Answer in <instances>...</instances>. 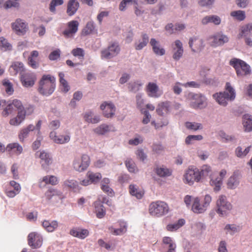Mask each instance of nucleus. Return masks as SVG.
I'll list each match as a JSON object with an SVG mask.
<instances>
[{
	"instance_id": "1",
	"label": "nucleus",
	"mask_w": 252,
	"mask_h": 252,
	"mask_svg": "<svg viewBox=\"0 0 252 252\" xmlns=\"http://www.w3.org/2000/svg\"><path fill=\"white\" fill-rule=\"evenodd\" d=\"M226 91L214 94L213 98L221 106H226L228 101H233L236 97L235 90L229 82L225 85Z\"/></svg>"
},
{
	"instance_id": "2",
	"label": "nucleus",
	"mask_w": 252,
	"mask_h": 252,
	"mask_svg": "<svg viewBox=\"0 0 252 252\" xmlns=\"http://www.w3.org/2000/svg\"><path fill=\"white\" fill-rule=\"evenodd\" d=\"M56 79L50 75H44L39 82V92L44 95L48 96L54 91L56 87Z\"/></svg>"
},
{
	"instance_id": "3",
	"label": "nucleus",
	"mask_w": 252,
	"mask_h": 252,
	"mask_svg": "<svg viewBox=\"0 0 252 252\" xmlns=\"http://www.w3.org/2000/svg\"><path fill=\"white\" fill-rule=\"evenodd\" d=\"M229 64L235 68L237 75L239 77H243L251 73L250 66L239 59H232L229 62Z\"/></svg>"
},
{
	"instance_id": "4",
	"label": "nucleus",
	"mask_w": 252,
	"mask_h": 252,
	"mask_svg": "<svg viewBox=\"0 0 252 252\" xmlns=\"http://www.w3.org/2000/svg\"><path fill=\"white\" fill-rule=\"evenodd\" d=\"M169 211L167 204L163 201H157L149 205V212L153 216L159 217L166 214Z\"/></svg>"
},
{
	"instance_id": "5",
	"label": "nucleus",
	"mask_w": 252,
	"mask_h": 252,
	"mask_svg": "<svg viewBox=\"0 0 252 252\" xmlns=\"http://www.w3.org/2000/svg\"><path fill=\"white\" fill-rule=\"evenodd\" d=\"M188 98L190 106L194 109H203L207 105V99L201 94L189 93Z\"/></svg>"
},
{
	"instance_id": "6",
	"label": "nucleus",
	"mask_w": 252,
	"mask_h": 252,
	"mask_svg": "<svg viewBox=\"0 0 252 252\" xmlns=\"http://www.w3.org/2000/svg\"><path fill=\"white\" fill-rule=\"evenodd\" d=\"M216 205V212L220 217L227 216L232 208V205L227 201L224 195H220L219 196Z\"/></svg>"
},
{
	"instance_id": "7",
	"label": "nucleus",
	"mask_w": 252,
	"mask_h": 252,
	"mask_svg": "<svg viewBox=\"0 0 252 252\" xmlns=\"http://www.w3.org/2000/svg\"><path fill=\"white\" fill-rule=\"evenodd\" d=\"M90 163V159L88 155L83 154L81 156L75 157L72 162L73 169L77 172L85 171Z\"/></svg>"
},
{
	"instance_id": "8",
	"label": "nucleus",
	"mask_w": 252,
	"mask_h": 252,
	"mask_svg": "<svg viewBox=\"0 0 252 252\" xmlns=\"http://www.w3.org/2000/svg\"><path fill=\"white\" fill-rule=\"evenodd\" d=\"M11 29L17 35H23L29 30L28 24L24 20L18 18L11 23Z\"/></svg>"
},
{
	"instance_id": "9",
	"label": "nucleus",
	"mask_w": 252,
	"mask_h": 252,
	"mask_svg": "<svg viewBox=\"0 0 252 252\" xmlns=\"http://www.w3.org/2000/svg\"><path fill=\"white\" fill-rule=\"evenodd\" d=\"M120 52V47L117 43H113L101 52L103 59H110L117 56Z\"/></svg>"
},
{
	"instance_id": "10",
	"label": "nucleus",
	"mask_w": 252,
	"mask_h": 252,
	"mask_svg": "<svg viewBox=\"0 0 252 252\" xmlns=\"http://www.w3.org/2000/svg\"><path fill=\"white\" fill-rule=\"evenodd\" d=\"M201 180L199 169L195 168H189L184 176V182L190 185L194 182H199Z\"/></svg>"
},
{
	"instance_id": "11",
	"label": "nucleus",
	"mask_w": 252,
	"mask_h": 252,
	"mask_svg": "<svg viewBox=\"0 0 252 252\" xmlns=\"http://www.w3.org/2000/svg\"><path fill=\"white\" fill-rule=\"evenodd\" d=\"M35 157L40 159L41 166L44 170H47L52 162V158L50 154L44 150L36 152Z\"/></svg>"
},
{
	"instance_id": "12",
	"label": "nucleus",
	"mask_w": 252,
	"mask_h": 252,
	"mask_svg": "<svg viewBox=\"0 0 252 252\" xmlns=\"http://www.w3.org/2000/svg\"><path fill=\"white\" fill-rule=\"evenodd\" d=\"M28 244L32 249L40 248L43 242V238L41 234L37 232L30 233L28 237Z\"/></svg>"
},
{
	"instance_id": "13",
	"label": "nucleus",
	"mask_w": 252,
	"mask_h": 252,
	"mask_svg": "<svg viewBox=\"0 0 252 252\" xmlns=\"http://www.w3.org/2000/svg\"><path fill=\"white\" fill-rule=\"evenodd\" d=\"M21 190V187L15 181H10L5 189V193L9 198H13L18 194Z\"/></svg>"
},
{
	"instance_id": "14",
	"label": "nucleus",
	"mask_w": 252,
	"mask_h": 252,
	"mask_svg": "<svg viewBox=\"0 0 252 252\" xmlns=\"http://www.w3.org/2000/svg\"><path fill=\"white\" fill-rule=\"evenodd\" d=\"M189 46L194 53H198L204 48L205 44L203 39L198 36H193L189 38Z\"/></svg>"
},
{
	"instance_id": "15",
	"label": "nucleus",
	"mask_w": 252,
	"mask_h": 252,
	"mask_svg": "<svg viewBox=\"0 0 252 252\" xmlns=\"http://www.w3.org/2000/svg\"><path fill=\"white\" fill-rule=\"evenodd\" d=\"M210 39L212 40L211 45L214 47L222 46L229 41L228 37L221 32L216 33Z\"/></svg>"
},
{
	"instance_id": "16",
	"label": "nucleus",
	"mask_w": 252,
	"mask_h": 252,
	"mask_svg": "<svg viewBox=\"0 0 252 252\" xmlns=\"http://www.w3.org/2000/svg\"><path fill=\"white\" fill-rule=\"evenodd\" d=\"M100 108L102 111L103 116L106 118H112L115 115L116 107L112 102H103L100 105Z\"/></svg>"
},
{
	"instance_id": "17",
	"label": "nucleus",
	"mask_w": 252,
	"mask_h": 252,
	"mask_svg": "<svg viewBox=\"0 0 252 252\" xmlns=\"http://www.w3.org/2000/svg\"><path fill=\"white\" fill-rule=\"evenodd\" d=\"M172 48L173 59L176 61H179L182 57L184 53L182 42L180 40H176L172 44Z\"/></svg>"
},
{
	"instance_id": "18",
	"label": "nucleus",
	"mask_w": 252,
	"mask_h": 252,
	"mask_svg": "<svg viewBox=\"0 0 252 252\" xmlns=\"http://www.w3.org/2000/svg\"><path fill=\"white\" fill-rule=\"evenodd\" d=\"M146 92L149 96L154 98L159 97L163 94L157 84L154 82H149L146 86Z\"/></svg>"
},
{
	"instance_id": "19",
	"label": "nucleus",
	"mask_w": 252,
	"mask_h": 252,
	"mask_svg": "<svg viewBox=\"0 0 252 252\" xmlns=\"http://www.w3.org/2000/svg\"><path fill=\"white\" fill-rule=\"evenodd\" d=\"M36 80V77L34 73L27 72L22 74L21 76V81L23 86L30 87L32 86Z\"/></svg>"
},
{
	"instance_id": "20",
	"label": "nucleus",
	"mask_w": 252,
	"mask_h": 252,
	"mask_svg": "<svg viewBox=\"0 0 252 252\" xmlns=\"http://www.w3.org/2000/svg\"><path fill=\"white\" fill-rule=\"evenodd\" d=\"M50 137L56 143L64 144L69 142L70 140V135L67 133L64 135H57L55 131H51L50 133Z\"/></svg>"
},
{
	"instance_id": "21",
	"label": "nucleus",
	"mask_w": 252,
	"mask_h": 252,
	"mask_svg": "<svg viewBox=\"0 0 252 252\" xmlns=\"http://www.w3.org/2000/svg\"><path fill=\"white\" fill-rule=\"evenodd\" d=\"M119 228H115L112 226L108 227V230L110 233L114 235H122L127 231V224L124 220H120L118 221Z\"/></svg>"
},
{
	"instance_id": "22",
	"label": "nucleus",
	"mask_w": 252,
	"mask_h": 252,
	"mask_svg": "<svg viewBox=\"0 0 252 252\" xmlns=\"http://www.w3.org/2000/svg\"><path fill=\"white\" fill-rule=\"evenodd\" d=\"M116 129L113 125L102 124L93 129V131L97 135H103L109 132H114Z\"/></svg>"
},
{
	"instance_id": "23",
	"label": "nucleus",
	"mask_w": 252,
	"mask_h": 252,
	"mask_svg": "<svg viewBox=\"0 0 252 252\" xmlns=\"http://www.w3.org/2000/svg\"><path fill=\"white\" fill-rule=\"evenodd\" d=\"M68 28L64 30L63 33L66 37H70L78 31L79 23L77 21L73 20L68 23Z\"/></svg>"
},
{
	"instance_id": "24",
	"label": "nucleus",
	"mask_w": 252,
	"mask_h": 252,
	"mask_svg": "<svg viewBox=\"0 0 252 252\" xmlns=\"http://www.w3.org/2000/svg\"><path fill=\"white\" fill-rule=\"evenodd\" d=\"M150 44L152 47L154 53L158 56H163L165 54L164 49L161 46L160 42L155 38H151Z\"/></svg>"
},
{
	"instance_id": "25",
	"label": "nucleus",
	"mask_w": 252,
	"mask_h": 252,
	"mask_svg": "<svg viewBox=\"0 0 252 252\" xmlns=\"http://www.w3.org/2000/svg\"><path fill=\"white\" fill-rule=\"evenodd\" d=\"M70 234L73 237H77L81 239H84L89 234V231L88 229L81 228H72L70 230Z\"/></svg>"
},
{
	"instance_id": "26",
	"label": "nucleus",
	"mask_w": 252,
	"mask_h": 252,
	"mask_svg": "<svg viewBox=\"0 0 252 252\" xmlns=\"http://www.w3.org/2000/svg\"><path fill=\"white\" fill-rule=\"evenodd\" d=\"M239 174L238 172H234L227 180V186L229 189H236L239 185Z\"/></svg>"
},
{
	"instance_id": "27",
	"label": "nucleus",
	"mask_w": 252,
	"mask_h": 252,
	"mask_svg": "<svg viewBox=\"0 0 252 252\" xmlns=\"http://www.w3.org/2000/svg\"><path fill=\"white\" fill-rule=\"evenodd\" d=\"M129 192L131 195L138 199H141L144 194V191L136 185L131 184L129 186Z\"/></svg>"
},
{
	"instance_id": "28",
	"label": "nucleus",
	"mask_w": 252,
	"mask_h": 252,
	"mask_svg": "<svg viewBox=\"0 0 252 252\" xmlns=\"http://www.w3.org/2000/svg\"><path fill=\"white\" fill-rule=\"evenodd\" d=\"M11 73L13 75H16L18 73L21 75L24 73L25 68L24 64L20 62H15L12 63L10 67Z\"/></svg>"
},
{
	"instance_id": "29",
	"label": "nucleus",
	"mask_w": 252,
	"mask_h": 252,
	"mask_svg": "<svg viewBox=\"0 0 252 252\" xmlns=\"http://www.w3.org/2000/svg\"><path fill=\"white\" fill-rule=\"evenodd\" d=\"M162 243L163 247L167 249L166 252H176V245L171 237H164Z\"/></svg>"
},
{
	"instance_id": "30",
	"label": "nucleus",
	"mask_w": 252,
	"mask_h": 252,
	"mask_svg": "<svg viewBox=\"0 0 252 252\" xmlns=\"http://www.w3.org/2000/svg\"><path fill=\"white\" fill-rule=\"evenodd\" d=\"M221 23L220 18L217 15L206 16L202 18L201 23L203 25H206L209 23H213L215 25H219Z\"/></svg>"
},
{
	"instance_id": "31",
	"label": "nucleus",
	"mask_w": 252,
	"mask_h": 252,
	"mask_svg": "<svg viewBox=\"0 0 252 252\" xmlns=\"http://www.w3.org/2000/svg\"><path fill=\"white\" fill-rule=\"evenodd\" d=\"M4 106H6L2 112V115L5 117L8 116L9 114L14 113L17 110L13 105H12L9 101H8L6 104L5 100H0V107H3Z\"/></svg>"
},
{
	"instance_id": "32",
	"label": "nucleus",
	"mask_w": 252,
	"mask_h": 252,
	"mask_svg": "<svg viewBox=\"0 0 252 252\" xmlns=\"http://www.w3.org/2000/svg\"><path fill=\"white\" fill-rule=\"evenodd\" d=\"M43 228L48 232H52L57 229L59 226L58 222L57 220H44L42 222Z\"/></svg>"
},
{
	"instance_id": "33",
	"label": "nucleus",
	"mask_w": 252,
	"mask_h": 252,
	"mask_svg": "<svg viewBox=\"0 0 252 252\" xmlns=\"http://www.w3.org/2000/svg\"><path fill=\"white\" fill-rule=\"evenodd\" d=\"M191 208V210L196 214L203 213L206 211L203 205L200 204V199L197 197L193 198Z\"/></svg>"
},
{
	"instance_id": "34",
	"label": "nucleus",
	"mask_w": 252,
	"mask_h": 252,
	"mask_svg": "<svg viewBox=\"0 0 252 252\" xmlns=\"http://www.w3.org/2000/svg\"><path fill=\"white\" fill-rule=\"evenodd\" d=\"M242 124L246 132L252 131V116L246 114L243 116Z\"/></svg>"
},
{
	"instance_id": "35",
	"label": "nucleus",
	"mask_w": 252,
	"mask_h": 252,
	"mask_svg": "<svg viewBox=\"0 0 252 252\" xmlns=\"http://www.w3.org/2000/svg\"><path fill=\"white\" fill-rule=\"evenodd\" d=\"M79 7V2L76 0H69L68 2L66 13L71 16L75 14Z\"/></svg>"
},
{
	"instance_id": "36",
	"label": "nucleus",
	"mask_w": 252,
	"mask_h": 252,
	"mask_svg": "<svg viewBox=\"0 0 252 252\" xmlns=\"http://www.w3.org/2000/svg\"><path fill=\"white\" fill-rule=\"evenodd\" d=\"M25 116L26 112L24 111H20V112H18L16 117L10 120V125L14 126H18L20 125L25 120Z\"/></svg>"
},
{
	"instance_id": "37",
	"label": "nucleus",
	"mask_w": 252,
	"mask_h": 252,
	"mask_svg": "<svg viewBox=\"0 0 252 252\" xmlns=\"http://www.w3.org/2000/svg\"><path fill=\"white\" fill-rule=\"evenodd\" d=\"M110 180L108 178H104L101 182V189L109 196H113L114 192L113 189L110 187Z\"/></svg>"
},
{
	"instance_id": "38",
	"label": "nucleus",
	"mask_w": 252,
	"mask_h": 252,
	"mask_svg": "<svg viewBox=\"0 0 252 252\" xmlns=\"http://www.w3.org/2000/svg\"><path fill=\"white\" fill-rule=\"evenodd\" d=\"M142 39H139L134 43V47L136 50H141L148 44L149 37L146 33H143L141 35Z\"/></svg>"
},
{
	"instance_id": "39",
	"label": "nucleus",
	"mask_w": 252,
	"mask_h": 252,
	"mask_svg": "<svg viewBox=\"0 0 252 252\" xmlns=\"http://www.w3.org/2000/svg\"><path fill=\"white\" fill-rule=\"evenodd\" d=\"M170 107V103L169 101L162 102L158 104L156 111L159 115L162 116L169 111Z\"/></svg>"
},
{
	"instance_id": "40",
	"label": "nucleus",
	"mask_w": 252,
	"mask_h": 252,
	"mask_svg": "<svg viewBox=\"0 0 252 252\" xmlns=\"http://www.w3.org/2000/svg\"><path fill=\"white\" fill-rule=\"evenodd\" d=\"M241 229V226L235 224H227L224 228L226 234H229L231 236L236 233H238Z\"/></svg>"
},
{
	"instance_id": "41",
	"label": "nucleus",
	"mask_w": 252,
	"mask_h": 252,
	"mask_svg": "<svg viewBox=\"0 0 252 252\" xmlns=\"http://www.w3.org/2000/svg\"><path fill=\"white\" fill-rule=\"evenodd\" d=\"M63 186L74 191H78L81 189L79 183L73 179H68L65 180L63 183Z\"/></svg>"
},
{
	"instance_id": "42",
	"label": "nucleus",
	"mask_w": 252,
	"mask_h": 252,
	"mask_svg": "<svg viewBox=\"0 0 252 252\" xmlns=\"http://www.w3.org/2000/svg\"><path fill=\"white\" fill-rule=\"evenodd\" d=\"M155 171L157 175L160 177H167L171 175L172 171L165 166H161L156 167Z\"/></svg>"
},
{
	"instance_id": "43",
	"label": "nucleus",
	"mask_w": 252,
	"mask_h": 252,
	"mask_svg": "<svg viewBox=\"0 0 252 252\" xmlns=\"http://www.w3.org/2000/svg\"><path fill=\"white\" fill-rule=\"evenodd\" d=\"M6 150L9 152L14 153L17 155H20L23 151L22 146L18 143L9 144L6 147Z\"/></svg>"
},
{
	"instance_id": "44",
	"label": "nucleus",
	"mask_w": 252,
	"mask_h": 252,
	"mask_svg": "<svg viewBox=\"0 0 252 252\" xmlns=\"http://www.w3.org/2000/svg\"><path fill=\"white\" fill-rule=\"evenodd\" d=\"M64 74L63 72L59 73V82L62 92L66 93L70 90V86L67 81L64 79Z\"/></svg>"
},
{
	"instance_id": "45",
	"label": "nucleus",
	"mask_w": 252,
	"mask_h": 252,
	"mask_svg": "<svg viewBox=\"0 0 252 252\" xmlns=\"http://www.w3.org/2000/svg\"><path fill=\"white\" fill-rule=\"evenodd\" d=\"M94 206L96 217L99 219L103 218L106 214V211L102 203L99 201H96Z\"/></svg>"
},
{
	"instance_id": "46",
	"label": "nucleus",
	"mask_w": 252,
	"mask_h": 252,
	"mask_svg": "<svg viewBox=\"0 0 252 252\" xmlns=\"http://www.w3.org/2000/svg\"><path fill=\"white\" fill-rule=\"evenodd\" d=\"M35 127L33 125H29L27 127L22 129L19 134V138L21 142H23L26 138H27L30 131L34 130Z\"/></svg>"
},
{
	"instance_id": "47",
	"label": "nucleus",
	"mask_w": 252,
	"mask_h": 252,
	"mask_svg": "<svg viewBox=\"0 0 252 252\" xmlns=\"http://www.w3.org/2000/svg\"><path fill=\"white\" fill-rule=\"evenodd\" d=\"M86 177L88 178L91 184H96L98 183L102 178L101 174L98 172H93L92 171H88Z\"/></svg>"
},
{
	"instance_id": "48",
	"label": "nucleus",
	"mask_w": 252,
	"mask_h": 252,
	"mask_svg": "<svg viewBox=\"0 0 252 252\" xmlns=\"http://www.w3.org/2000/svg\"><path fill=\"white\" fill-rule=\"evenodd\" d=\"M96 32V30L94 22L93 21H90L87 23L86 27L82 31V33L84 35H86Z\"/></svg>"
},
{
	"instance_id": "49",
	"label": "nucleus",
	"mask_w": 252,
	"mask_h": 252,
	"mask_svg": "<svg viewBox=\"0 0 252 252\" xmlns=\"http://www.w3.org/2000/svg\"><path fill=\"white\" fill-rule=\"evenodd\" d=\"M0 49L4 52L11 51L12 46L7 39L4 37H0Z\"/></svg>"
},
{
	"instance_id": "50",
	"label": "nucleus",
	"mask_w": 252,
	"mask_h": 252,
	"mask_svg": "<svg viewBox=\"0 0 252 252\" xmlns=\"http://www.w3.org/2000/svg\"><path fill=\"white\" fill-rule=\"evenodd\" d=\"M185 223L184 219H180L177 222L170 223L166 226V229L169 231H174L182 227Z\"/></svg>"
},
{
	"instance_id": "51",
	"label": "nucleus",
	"mask_w": 252,
	"mask_h": 252,
	"mask_svg": "<svg viewBox=\"0 0 252 252\" xmlns=\"http://www.w3.org/2000/svg\"><path fill=\"white\" fill-rule=\"evenodd\" d=\"M210 183L211 186L213 187L214 191L218 192L221 189L222 184V178L217 177L215 179H212Z\"/></svg>"
},
{
	"instance_id": "52",
	"label": "nucleus",
	"mask_w": 252,
	"mask_h": 252,
	"mask_svg": "<svg viewBox=\"0 0 252 252\" xmlns=\"http://www.w3.org/2000/svg\"><path fill=\"white\" fill-rule=\"evenodd\" d=\"M230 14L231 17L239 21L244 20L246 17L245 11L241 10L233 11Z\"/></svg>"
},
{
	"instance_id": "53",
	"label": "nucleus",
	"mask_w": 252,
	"mask_h": 252,
	"mask_svg": "<svg viewBox=\"0 0 252 252\" xmlns=\"http://www.w3.org/2000/svg\"><path fill=\"white\" fill-rule=\"evenodd\" d=\"M82 96H83V94L81 92H80V91L75 92L73 94V98L70 101L69 105L73 108H75L76 106V101L80 100L82 99Z\"/></svg>"
},
{
	"instance_id": "54",
	"label": "nucleus",
	"mask_w": 252,
	"mask_h": 252,
	"mask_svg": "<svg viewBox=\"0 0 252 252\" xmlns=\"http://www.w3.org/2000/svg\"><path fill=\"white\" fill-rule=\"evenodd\" d=\"M203 139V136L201 135H189L185 140L186 144L187 145H191L194 144L196 141H200Z\"/></svg>"
},
{
	"instance_id": "55",
	"label": "nucleus",
	"mask_w": 252,
	"mask_h": 252,
	"mask_svg": "<svg viewBox=\"0 0 252 252\" xmlns=\"http://www.w3.org/2000/svg\"><path fill=\"white\" fill-rule=\"evenodd\" d=\"M142 85L139 81L131 82L128 83V89L129 91L136 93L140 89Z\"/></svg>"
},
{
	"instance_id": "56",
	"label": "nucleus",
	"mask_w": 252,
	"mask_h": 252,
	"mask_svg": "<svg viewBox=\"0 0 252 252\" xmlns=\"http://www.w3.org/2000/svg\"><path fill=\"white\" fill-rule=\"evenodd\" d=\"M125 164L128 170L131 173L137 172L138 169L135 163L131 159H127L125 161Z\"/></svg>"
},
{
	"instance_id": "57",
	"label": "nucleus",
	"mask_w": 252,
	"mask_h": 252,
	"mask_svg": "<svg viewBox=\"0 0 252 252\" xmlns=\"http://www.w3.org/2000/svg\"><path fill=\"white\" fill-rule=\"evenodd\" d=\"M2 85L5 88V90L6 93L8 94L11 95L13 94V93L14 92L13 86L8 80H7V79L3 80L2 81Z\"/></svg>"
},
{
	"instance_id": "58",
	"label": "nucleus",
	"mask_w": 252,
	"mask_h": 252,
	"mask_svg": "<svg viewBox=\"0 0 252 252\" xmlns=\"http://www.w3.org/2000/svg\"><path fill=\"white\" fill-rule=\"evenodd\" d=\"M219 134L220 137L226 142H234L236 141V139L235 136L232 135H228L223 131H220Z\"/></svg>"
},
{
	"instance_id": "59",
	"label": "nucleus",
	"mask_w": 252,
	"mask_h": 252,
	"mask_svg": "<svg viewBox=\"0 0 252 252\" xmlns=\"http://www.w3.org/2000/svg\"><path fill=\"white\" fill-rule=\"evenodd\" d=\"M143 141V138L140 135H136L135 137L128 141V144L131 145L137 146Z\"/></svg>"
},
{
	"instance_id": "60",
	"label": "nucleus",
	"mask_w": 252,
	"mask_h": 252,
	"mask_svg": "<svg viewBox=\"0 0 252 252\" xmlns=\"http://www.w3.org/2000/svg\"><path fill=\"white\" fill-rule=\"evenodd\" d=\"M71 53L74 56L77 57L79 59L83 60L84 59V51L82 48H77L74 49L72 50Z\"/></svg>"
},
{
	"instance_id": "61",
	"label": "nucleus",
	"mask_w": 252,
	"mask_h": 252,
	"mask_svg": "<svg viewBox=\"0 0 252 252\" xmlns=\"http://www.w3.org/2000/svg\"><path fill=\"white\" fill-rule=\"evenodd\" d=\"M182 87H184V84L177 82L173 85L172 89L175 94L179 95L182 92Z\"/></svg>"
},
{
	"instance_id": "62",
	"label": "nucleus",
	"mask_w": 252,
	"mask_h": 252,
	"mask_svg": "<svg viewBox=\"0 0 252 252\" xmlns=\"http://www.w3.org/2000/svg\"><path fill=\"white\" fill-rule=\"evenodd\" d=\"M186 126L187 128L193 130L202 128L201 124L198 123L187 122Z\"/></svg>"
},
{
	"instance_id": "63",
	"label": "nucleus",
	"mask_w": 252,
	"mask_h": 252,
	"mask_svg": "<svg viewBox=\"0 0 252 252\" xmlns=\"http://www.w3.org/2000/svg\"><path fill=\"white\" fill-rule=\"evenodd\" d=\"M211 172V168L210 166L207 165H203L200 170H199L200 178H201L202 176H206L208 175Z\"/></svg>"
},
{
	"instance_id": "64",
	"label": "nucleus",
	"mask_w": 252,
	"mask_h": 252,
	"mask_svg": "<svg viewBox=\"0 0 252 252\" xmlns=\"http://www.w3.org/2000/svg\"><path fill=\"white\" fill-rule=\"evenodd\" d=\"M9 102L13 105L14 107L18 111V112H20V111H24L22 103L20 100L15 99L12 101H9Z\"/></svg>"
}]
</instances>
